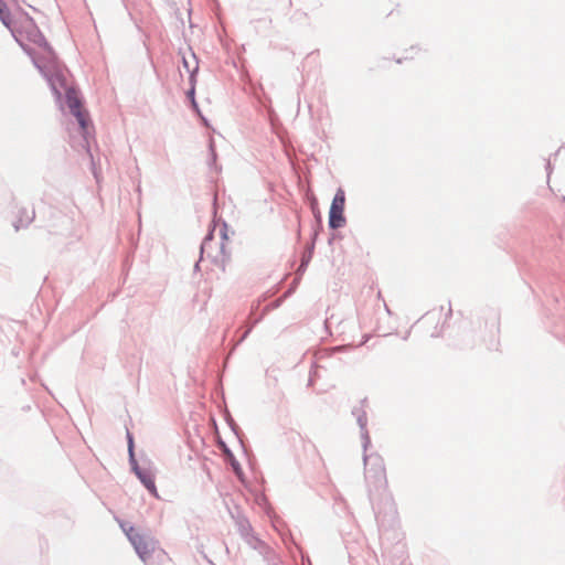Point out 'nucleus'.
I'll list each match as a JSON object with an SVG mask.
<instances>
[{"label": "nucleus", "instance_id": "1", "mask_svg": "<svg viewBox=\"0 0 565 565\" xmlns=\"http://www.w3.org/2000/svg\"><path fill=\"white\" fill-rule=\"evenodd\" d=\"M15 39L33 57L34 63L42 72H51L56 67V57L33 19L22 17L12 29Z\"/></svg>", "mask_w": 565, "mask_h": 565}, {"label": "nucleus", "instance_id": "2", "mask_svg": "<svg viewBox=\"0 0 565 565\" xmlns=\"http://www.w3.org/2000/svg\"><path fill=\"white\" fill-rule=\"evenodd\" d=\"M125 533L130 541V543L134 545L137 554L139 557L147 562L150 557V555L156 551L157 548V542L152 539L147 537L146 535L141 534L137 529L134 526H129L128 529H125Z\"/></svg>", "mask_w": 565, "mask_h": 565}, {"label": "nucleus", "instance_id": "3", "mask_svg": "<svg viewBox=\"0 0 565 565\" xmlns=\"http://www.w3.org/2000/svg\"><path fill=\"white\" fill-rule=\"evenodd\" d=\"M66 103H67V106H68L71 113L76 117V119L79 124V127L82 129V132L84 135L87 134V130H88V127L90 124L89 115H88L87 110H85L83 108L78 93L75 89H73V88L67 89Z\"/></svg>", "mask_w": 565, "mask_h": 565}, {"label": "nucleus", "instance_id": "4", "mask_svg": "<svg viewBox=\"0 0 565 565\" xmlns=\"http://www.w3.org/2000/svg\"><path fill=\"white\" fill-rule=\"evenodd\" d=\"M345 194L342 189H339L333 198L329 211V225L332 228L342 227L345 223L344 217Z\"/></svg>", "mask_w": 565, "mask_h": 565}, {"label": "nucleus", "instance_id": "5", "mask_svg": "<svg viewBox=\"0 0 565 565\" xmlns=\"http://www.w3.org/2000/svg\"><path fill=\"white\" fill-rule=\"evenodd\" d=\"M365 477L370 484L374 486L375 488L386 484L385 469L381 462L366 468Z\"/></svg>", "mask_w": 565, "mask_h": 565}, {"label": "nucleus", "instance_id": "6", "mask_svg": "<svg viewBox=\"0 0 565 565\" xmlns=\"http://www.w3.org/2000/svg\"><path fill=\"white\" fill-rule=\"evenodd\" d=\"M136 475L138 476L139 480L142 482V484L148 489V491L153 494L156 498H159L158 491L154 483V475L152 471L147 469H135Z\"/></svg>", "mask_w": 565, "mask_h": 565}, {"label": "nucleus", "instance_id": "7", "mask_svg": "<svg viewBox=\"0 0 565 565\" xmlns=\"http://www.w3.org/2000/svg\"><path fill=\"white\" fill-rule=\"evenodd\" d=\"M183 66L185 71L190 74L191 78H193L195 72L198 71V63L195 56L191 54L190 60L186 56H183Z\"/></svg>", "mask_w": 565, "mask_h": 565}, {"label": "nucleus", "instance_id": "8", "mask_svg": "<svg viewBox=\"0 0 565 565\" xmlns=\"http://www.w3.org/2000/svg\"><path fill=\"white\" fill-rule=\"evenodd\" d=\"M0 19L7 28L11 29V18H10L9 10L6 6V3L2 2L1 0H0Z\"/></svg>", "mask_w": 565, "mask_h": 565}, {"label": "nucleus", "instance_id": "9", "mask_svg": "<svg viewBox=\"0 0 565 565\" xmlns=\"http://www.w3.org/2000/svg\"><path fill=\"white\" fill-rule=\"evenodd\" d=\"M25 216L23 220H20V225H15L17 228H19L20 226H24V225H28L29 223H31L34 218V212L31 211V212H25L24 213Z\"/></svg>", "mask_w": 565, "mask_h": 565}, {"label": "nucleus", "instance_id": "10", "mask_svg": "<svg viewBox=\"0 0 565 565\" xmlns=\"http://www.w3.org/2000/svg\"><path fill=\"white\" fill-rule=\"evenodd\" d=\"M193 94H194V89L192 88L190 92V96L193 97ZM192 104L195 105L194 98H192Z\"/></svg>", "mask_w": 565, "mask_h": 565}, {"label": "nucleus", "instance_id": "11", "mask_svg": "<svg viewBox=\"0 0 565 565\" xmlns=\"http://www.w3.org/2000/svg\"><path fill=\"white\" fill-rule=\"evenodd\" d=\"M129 449L130 451L132 450V440L130 439V443H129Z\"/></svg>", "mask_w": 565, "mask_h": 565}]
</instances>
